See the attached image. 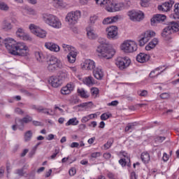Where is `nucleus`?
Instances as JSON below:
<instances>
[{"instance_id":"obj_42","label":"nucleus","mask_w":179,"mask_h":179,"mask_svg":"<svg viewBox=\"0 0 179 179\" xmlns=\"http://www.w3.org/2000/svg\"><path fill=\"white\" fill-rule=\"evenodd\" d=\"M0 9L1 10H9V6L5 3H0Z\"/></svg>"},{"instance_id":"obj_56","label":"nucleus","mask_w":179,"mask_h":179,"mask_svg":"<svg viewBox=\"0 0 179 179\" xmlns=\"http://www.w3.org/2000/svg\"><path fill=\"white\" fill-rule=\"evenodd\" d=\"M88 121H90V120L87 115L83 117V118L81 119V122H83V124H85V123L87 122Z\"/></svg>"},{"instance_id":"obj_39","label":"nucleus","mask_w":179,"mask_h":179,"mask_svg":"<svg viewBox=\"0 0 179 179\" xmlns=\"http://www.w3.org/2000/svg\"><path fill=\"white\" fill-rule=\"evenodd\" d=\"M26 32H24V29L22 28H19L16 31V34L20 38H21L22 36H24Z\"/></svg>"},{"instance_id":"obj_35","label":"nucleus","mask_w":179,"mask_h":179,"mask_svg":"<svg viewBox=\"0 0 179 179\" xmlns=\"http://www.w3.org/2000/svg\"><path fill=\"white\" fill-rule=\"evenodd\" d=\"M113 143H114V138H109L108 141L106 144H104L103 147L106 149V150L110 149L111 146H113Z\"/></svg>"},{"instance_id":"obj_62","label":"nucleus","mask_w":179,"mask_h":179,"mask_svg":"<svg viewBox=\"0 0 179 179\" xmlns=\"http://www.w3.org/2000/svg\"><path fill=\"white\" fill-rule=\"evenodd\" d=\"M104 159H108L111 158V154L110 152H106L103 154Z\"/></svg>"},{"instance_id":"obj_17","label":"nucleus","mask_w":179,"mask_h":179,"mask_svg":"<svg viewBox=\"0 0 179 179\" xmlns=\"http://www.w3.org/2000/svg\"><path fill=\"white\" fill-rule=\"evenodd\" d=\"M75 89V85L73 83H68L65 87H63L61 90L62 94H71Z\"/></svg>"},{"instance_id":"obj_4","label":"nucleus","mask_w":179,"mask_h":179,"mask_svg":"<svg viewBox=\"0 0 179 179\" xmlns=\"http://www.w3.org/2000/svg\"><path fill=\"white\" fill-rule=\"evenodd\" d=\"M43 20L45 23H46V24H48L54 29H61L62 26V23L61 22L57 16L52 14H43Z\"/></svg>"},{"instance_id":"obj_30","label":"nucleus","mask_w":179,"mask_h":179,"mask_svg":"<svg viewBox=\"0 0 179 179\" xmlns=\"http://www.w3.org/2000/svg\"><path fill=\"white\" fill-rule=\"evenodd\" d=\"M141 157L142 162H143L144 163H149V162L150 161V155L146 152H143Z\"/></svg>"},{"instance_id":"obj_45","label":"nucleus","mask_w":179,"mask_h":179,"mask_svg":"<svg viewBox=\"0 0 179 179\" xmlns=\"http://www.w3.org/2000/svg\"><path fill=\"white\" fill-rule=\"evenodd\" d=\"M111 117V115L110 114H107V113H103L101 115V120L102 121H106V120H108V118Z\"/></svg>"},{"instance_id":"obj_20","label":"nucleus","mask_w":179,"mask_h":179,"mask_svg":"<svg viewBox=\"0 0 179 179\" xmlns=\"http://www.w3.org/2000/svg\"><path fill=\"white\" fill-rule=\"evenodd\" d=\"M49 82L51 83L52 87H59V86L62 85V81L58 76H51L49 79Z\"/></svg>"},{"instance_id":"obj_13","label":"nucleus","mask_w":179,"mask_h":179,"mask_svg":"<svg viewBox=\"0 0 179 179\" xmlns=\"http://www.w3.org/2000/svg\"><path fill=\"white\" fill-rule=\"evenodd\" d=\"M107 37L112 40L118 38V28L115 26H110L106 28Z\"/></svg>"},{"instance_id":"obj_19","label":"nucleus","mask_w":179,"mask_h":179,"mask_svg":"<svg viewBox=\"0 0 179 179\" xmlns=\"http://www.w3.org/2000/svg\"><path fill=\"white\" fill-rule=\"evenodd\" d=\"M33 121V117L29 115H27L25 117L19 120L20 125H18V129L20 131H23L24 129V124H28V122H31Z\"/></svg>"},{"instance_id":"obj_40","label":"nucleus","mask_w":179,"mask_h":179,"mask_svg":"<svg viewBox=\"0 0 179 179\" xmlns=\"http://www.w3.org/2000/svg\"><path fill=\"white\" fill-rule=\"evenodd\" d=\"M59 68V67H57L55 66H52L51 64H48L47 69L48 71H49V72H55V71H57V69Z\"/></svg>"},{"instance_id":"obj_32","label":"nucleus","mask_w":179,"mask_h":179,"mask_svg":"<svg viewBox=\"0 0 179 179\" xmlns=\"http://www.w3.org/2000/svg\"><path fill=\"white\" fill-rule=\"evenodd\" d=\"M24 138L25 142H29V141H31V138H33V131H31V130L26 131Z\"/></svg>"},{"instance_id":"obj_37","label":"nucleus","mask_w":179,"mask_h":179,"mask_svg":"<svg viewBox=\"0 0 179 179\" xmlns=\"http://www.w3.org/2000/svg\"><path fill=\"white\" fill-rule=\"evenodd\" d=\"M78 93L81 97H83V99H87V97H89V95H87V92L83 89L78 90Z\"/></svg>"},{"instance_id":"obj_60","label":"nucleus","mask_w":179,"mask_h":179,"mask_svg":"<svg viewBox=\"0 0 179 179\" xmlns=\"http://www.w3.org/2000/svg\"><path fill=\"white\" fill-rule=\"evenodd\" d=\"M78 129L80 131H85V129H86V124H81L78 126Z\"/></svg>"},{"instance_id":"obj_47","label":"nucleus","mask_w":179,"mask_h":179,"mask_svg":"<svg viewBox=\"0 0 179 179\" xmlns=\"http://www.w3.org/2000/svg\"><path fill=\"white\" fill-rule=\"evenodd\" d=\"M31 108L32 110H36L38 113H41V106H37L36 105H31Z\"/></svg>"},{"instance_id":"obj_64","label":"nucleus","mask_w":179,"mask_h":179,"mask_svg":"<svg viewBox=\"0 0 179 179\" xmlns=\"http://www.w3.org/2000/svg\"><path fill=\"white\" fill-rule=\"evenodd\" d=\"M71 148H79V143L73 142L71 144Z\"/></svg>"},{"instance_id":"obj_36","label":"nucleus","mask_w":179,"mask_h":179,"mask_svg":"<svg viewBox=\"0 0 179 179\" xmlns=\"http://www.w3.org/2000/svg\"><path fill=\"white\" fill-rule=\"evenodd\" d=\"M135 127H136V123H129L127 126L125 127V132H128V131L135 129Z\"/></svg>"},{"instance_id":"obj_41","label":"nucleus","mask_w":179,"mask_h":179,"mask_svg":"<svg viewBox=\"0 0 179 179\" xmlns=\"http://www.w3.org/2000/svg\"><path fill=\"white\" fill-rule=\"evenodd\" d=\"M20 38L25 41H31V38L30 35H29L26 33Z\"/></svg>"},{"instance_id":"obj_5","label":"nucleus","mask_w":179,"mask_h":179,"mask_svg":"<svg viewBox=\"0 0 179 179\" xmlns=\"http://www.w3.org/2000/svg\"><path fill=\"white\" fill-rule=\"evenodd\" d=\"M62 48L64 52L66 54L69 52L66 56L68 62H70V64H74V62H76V57H78V50L74 47L65 43L62 44Z\"/></svg>"},{"instance_id":"obj_1","label":"nucleus","mask_w":179,"mask_h":179,"mask_svg":"<svg viewBox=\"0 0 179 179\" xmlns=\"http://www.w3.org/2000/svg\"><path fill=\"white\" fill-rule=\"evenodd\" d=\"M4 45L12 55L27 57L29 55V47L23 42H16L12 38H6L4 40Z\"/></svg>"},{"instance_id":"obj_54","label":"nucleus","mask_w":179,"mask_h":179,"mask_svg":"<svg viewBox=\"0 0 179 179\" xmlns=\"http://www.w3.org/2000/svg\"><path fill=\"white\" fill-rule=\"evenodd\" d=\"M29 15H36V10L31 8H27Z\"/></svg>"},{"instance_id":"obj_53","label":"nucleus","mask_w":179,"mask_h":179,"mask_svg":"<svg viewBox=\"0 0 179 179\" xmlns=\"http://www.w3.org/2000/svg\"><path fill=\"white\" fill-rule=\"evenodd\" d=\"M3 174H5V167L1 166L0 168V178H2V177H3Z\"/></svg>"},{"instance_id":"obj_55","label":"nucleus","mask_w":179,"mask_h":179,"mask_svg":"<svg viewBox=\"0 0 179 179\" xmlns=\"http://www.w3.org/2000/svg\"><path fill=\"white\" fill-rule=\"evenodd\" d=\"M118 103H119L118 101H113L110 103H108V106H113L115 107L116 106H118Z\"/></svg>"},{"instance_id":"obj_2","label":"nucleus","mask_w":179,"mask_h":179,"mask_svg":"<svg viewBox=\"0 0 179 179\" xmlns=\"http://www.w3.org/2000/svg\"><path fill=\"white\" fill-rule=\"evenodd\" d=\"M99 43H100V45L96 48L98 57L104 59H111L115 55V50L108 48V43L106 38H99Z\"/></svg>"},{"instance_id":"obj_21","label":"nucleus","mask_w":179,"mask_h":179,"mask_svg":"<svg viewBox=\"0 0 179 179\" xmlns=\"http://www.w3.org/2000/svg\"><path fill=\"white\" fill-rule=\"evenodd\" d=\"M150 59V55L146 53H139L136 56V61L140 62V64H145V62H148Z\"/></svg>"},{"instance_id":"obj_23","label":"nucleus","mask_w":179,"mask_h":179,"mask_svg":"<svg viewBox=\"0 0 179 179\" xmlns=\"http://www.w3.org/2000/svg\"><path fill=\"white\" fill-rule=\"evenodd\" d=\"M48 65H52L57 68H62V62L55 57H51L48 61Z\"/></svg>"},{"instance_id":"obj_43","label":"nucleus","mask_w":179,"mask_h":179,"mask_svg":"<svg viewBox=\"0 0 179 179\" xmlns=\"http://www.w3.org/2000/svg\"><path fill=\"white\" fill-rule=\"evenodd\" d=\"M97 19H99L97 15H93V16L90 17V22L91 24H94L96 23V22H97Z\"/></svg>"},{"instance_id":"obj_31","label":"nucleus","mask_w":179,"mask_h":179,"mask_svg":"<svg viewBox=\"0 0 179 179\" xmlns=\"http://www.w3.org/2000/svg\"><path fill=\"white\" fill-rule=\"evenodd\" d=\"M59 79H61L62 82L65 80V79H68L69 74L66 71H59L58 76Z\"/></svg>"},{"instance_id":"obj_27","label":"nucleus","mask_w":179,"mask_h":179,"mask_svg":"<svg viewBox=\"0 0 179 179\" xmlns=\"http://www.w3.org/2000/svg\"><path fill=\"white\" fill-rule=\"evenodd\" d=\"M87 36L90 40L97 38V34L94 32V29L91 27L87 28Z\"/></svg>"},{"instance_id":"obj_3","label":"nucleus","mask_w":179,"mask_h":179,"mask_svg":"<svg viewBox=\"0 0 179 179\" xmlns=\"http://www.w3.org/2000/svg\"><path fill=\"white\" fill-rule=\"evenodd\" d=\"M97 5L105 6L108 12H120L124 9V3H118L115 0H95Z\"/></svg>"},{"instance_id":"obj_29","label":"nucleus","mask_w":179,"mask_h":179,"mask_svg":"<svg viewBox=\"0 0 179 179\" xmlns=\"http://www.w3.org/2000/svg\"><path fill=\"white\" fill-rule=\"evenodd\" d=\"M85 85H87V86H93L96 83V81L94 80V78H93L92 76H90L88 77H86L83 80Z\"/></svg>"},{"instance_id":"obj_14","label":"nucleus","mask_w":179,"mask_h":179,"mask_svg":"<svg viewBox=\"0 0 179 179\" xmlns=\"http://www.w3.org/2000/svg\"><path fill=\"white\" fill-rule=\"evenodd\" d=\"M1 30L7 33L12 31V30H13V24H12V22H9V20L4 19L1 24Z\"/></svg>"},{"instance_id":"obj_58","label":"nucleus","mask_w":179,"mask_h":179,"mask_svg":"<svg viewBox=\"0 0 179 179\" xmlns=\"http://www.w3.org/2000/svg\"><path fill=\"white\" fill-rule=\"evenodd\" d=\"M15 113H17V114H20V115H22V114L24 113V112H23V110L20 108H15Z\"/></svg>"},{"instance_id":"obj_34","label":"nucleus","mask_w":179,"mask_h":179,"mask_svg":"<svg viewBox=\"0 0 179 179\" xmlns=\"http://www.w3.org/2000/svg\"><path fill=\"white\" fill-rule=\"evenodd\" d=\"M35 56L38 62H44L45 57L43 53L40 52H35Z\"/></svg>"},{"instance_id":"obj_9","label":"nucleus","mask_w":179,"mask_h":179,"mask_svg":"<svg viewBox=\"0 0 179 179\" xmlns=\"http://www.w3.org/2000/svg\"><path fill=\"white\" fill-rule=\"evenodd\" d=\"M155 36H156V33L153 31H145L140 36V39L138 41L140 47H143V45H145V44H146L152 37H155Z\"/></svg>"},{"instance_id":"obj_15","label":"nucleus","mask_w":179,"mask_h":179,"mask_svg":"<svg viewBox=\"0 0 179 179\" xmlns=\"http://www.w3.org/2000/svg\"><path fill=\"white\" fill-rule=\"evenodd\" d=\"M166 18V15L163 14H156L151 18V25L156 26L158 23H163Z\"/></svg>"},{"instance_id":"obj_18","label":"nucleus","mask_w":179,"mask_h":179,"mask_svg":"<svg viewBox=\"0 0 179 179\" xmlns=\"http://www.w3.org/2000/svg\"><path fill=\"white\" fill-rule=\"evenodd\" d=\"M173 5H174L173 1L165 2L162 5L158 6V10H162V12H169L170 8H173Z\"/></svg>"},{"instance_id":"obj_28","label":"nucleus","mask_w":179,"mask_h":179,"mask_svg":"<svg viewBox=\"0 0 179 179\" xmlns=\"http://www.w3.org/2000/svg\"><path fill=\"white\" fill-rule=\"evenodd\" d=\"M159 43V40L155 38L152 41H150L148 45L145 46L146 51H150V50H153L157 43Z\"/></svg>"},{"instance_id":"obj_52","label":"nucleus","mask_w":179,"mask_h":179,"mask_svg":"<svg viewBox=\"0 0 179 179\" xmlns=\"http://www.w3.org/2000/svg\"><path fill=\"white\" fill-rule=\"evenodd\" d=\"M119 163L122 166V167H125V166H127V161H125V159H120Z\"/></svg>"},{"instance_id":"obj_61","label":"nucleus","mask_w":179,"mask_h":179,"mask_svg":"<svg viewBox=\"0 0 179 179\" xmlns=\"http://www.w3.org/2000/svg\"><path fill=\"white\" fill-rule=\"evenodd\" d=\"M159 96H160L161 99H169V94H167L166 92L165 93H162V94H160Z\"/></svg>"},{"instance_id":"obj_16","label":"nucleus","mask_w":179,"mask_h":179,"mask_svg":"<svg viewBox=\"0 0 179 179\" xmlns=\"http://www.w3.org/2000/svg\"><path fill=\"white\" fill-rule=\"evenodd\" d=\"M83 68L86 71H94L96 67V62L92 59H86Z\"/></svg>"},{"instance_id":"obj_8","label":"nucleus","mask_w":179,"mask_h":179,"mask_svg":"<svg viewBox=\"0 0 179 179\" xmlns=\"http://www.w3.org/2000/svg\"><path fill=\"white\" fill-rule=\"evenodd\" d=\"M81 13L79 10L71 11L66 16V22L69 26H75L79 19H80Z\"/></svg>"},{"instance_id":"obj_10","label":"nucleus","mask_w":179,"mask_h":179,"mask_svg":"<svg viewBox=\"0 0 179 179\" xmlns=\"http://www.w3.org/2000/svg\"><path fill=\"white\" fill-rule=\"evenodd\" d=\"M131 64V59L128 57H118L115 61V65L120 69V71H124Z\"/></svg>"},{"instance_id":"obj_48","label":"nucleus","mask_w":179,"mask_h":179,"mask_svg":"<svg viewBox=\"0 0 179 179\" xmlns=\"http://www.w3.org/2000/svg\"><path fill=\"white\" fill-rule=\"evenodd\" d=\"M24 170V166L21 169H17L15 171V174H17L20 176H24V173H23Z\"/></svg>"},{"instance_id":"obj_46","label":"nucleus","mask_w":179,"mask_h":179,"mask_svg":"<svg viewBox=\"0 0 179 179\" xmlns=\"http://www.w3.org/2000/svg\"><path fill=\"white\" fill-rule=\"evenodd\" d=\"M101 156V152H92L91 154L92 159H97V157H100Z\"/></svg>"},{"instance_id":"obj_22","label":"nucleus","mask_w":179,"mask_h":179,"mask_svg":"<svg viewBox=\"0 0 179 179\" xmlns=\"http://www.w3.org/2000/svg\"><path fill=\"white\" fill-rule=\"evenodd\" d=\"M45 47L50 51H53V52H59L60 48L59 45L52 43V42H46L45 43Z\"/></svg>"},{"instance_id":"obj_59","label":"nucleus","mask_w":179,"mask_h":179,"mask_svg":"<svg viewBox=\"0 0 179 179\" xmlns=\"http://www.w3.org/2000/svg\"><path fill=\"white\" fill-rule=\"evenodd\" d=\"M20 92H21V93H24V94H25V96H31V94L24 89H22L20 90Z\"/></svg>"},{"instance_id":"obj_50","label":"nucleus","mask_w":179,"mask_h":179,"mask_svg":"<svg viewBox=\"0 0 179 179\" xmlns=\"http://www.w3.org/2000/svg\"><path fill=\"white\" fill-rule=\"evenodd\" d=\"M69 176H75V174H76V169H75V168H71V169L69 171Z\"/></svg>"},{"instance_id":"obj_7","label":"nucleus","mask_w":179,"mask_h":179,"mask_svg":"<svg viewBox=\"0 0 179 179\" xmlns=\"http://www.w3.org/2000/svg\"><path fill=\"white\" fill-rule=\"evenodd\" d=\"M120 48L123 52L129 54L131 52H135L138 50V45L134 41L127 40L122 43Z\"/></svg>"},{"instance_id":"obj_24","label":"nucleus","mask_w":179,"mask_h":179,"mask_svg":"<svg viewBox=\"0 0 179 179\" xmlns=\"http://www.w3.org/2000/svg\"><path fill=\"white\" fill-rule=\"evenodd\" d=\"M93 75L95 79L98 80H101L103 79V76H104V73H103V69L100 67H95L93 70Z\"/></svg>"},{"instance_id":"obj_12","label":"nucleus","mask_w":179,"mask_h":179,"mask_svg":"<svg viewBox=\"0 0 179 179\" xmlns=\"http://www.w3.org/2000/svg\"><path fill=\"white\" fill-rule=\"evenodd\" d=\"M29 30L33 33V34L37 37H40V38H44L47 36V32L41 29L34 24H31L29 25Z\"/></svg>"},{"instance_id":"obj_38","label":"nucleus","mask_w":179,"mask_h":179,"mask_svg":"<svg viewBox=\"0 0 179 179\" xmlns=\"http://www.w3.org/2000/svg\"><path fill=\"white\" fill-rule=\"evenodd\" d=\"M41 113L43 114H48V115H54V113L51 110L52 113H50V109L41 106Z\"/></svg>"},{"instance_id":"obj_51","label":"nucleus","mask_w":179,"mask_h":179,"mask_svg":"<svg viewBox=\"0 0 179 179\" xmlns=\"http://www.w3.org/2000/svg\"><path fill=\"white\" fill-rule=\"evenodd\" d=\"M174 8L176 15H179V3H176Z\"/></svg>"},{"instance_id":"obj_25","label":"nucleus","mask_w":179,"mask_h":179,"mask_svg":"<svg viewBox=\"0 0 179 179\" xmlns=\"http://www.w3.org/2000/svg\"><path fill=\"white\" fill-rule=\"evenodd\" d=\"M120 17L118 15L108 17L103 20L102 23L103 24H111L113 23H117Z\"/></svg>"},{"instance_id":"obj_44","label":"nucleus","mask_w":179,"mask_h":179,"mask_svg":"<svg viewBox=\"0 0 179 179\" xmlns=\"http://www.w3.org/2000/svg\"><path fill=\"white\" fill-rule=\"evenodd\" d=\"M91 94L92 96H95V97H97V94H99V90L96 87H92L91 89Z\"/></svg>"},{"instance_id":"obj_63","label":"nucleus","mask_w":179,"mask_h":179,"mask_svg":"<svg viewBox=\"0 0 179 179\" xmlns=\"http://www.w3.org/2000/svg\"><path fill=\"white\" fill-rule=\"evenodd\" d=\"M131 179H138V175L135 172H131L130 175Z\"/></svg>"},{"instance_id":"obj_33","label":"nucleus","mask_w":179,"mask_h":179,"mask_svg":"<svg viewBox=\"0 0 179 179\" xmlns=\"http://www.w3.org/2000/svg\"><path fill=\"white\" fill-rule=\"evenodd\" d=\"M79 124V120L76 117L70 119L66 123V127L69 125H78Z\"/></svg>"},{"instance_id":"obj_26","label":"nucleus","mask_w":179,"mask_h":179,"mask_svg":"<svg viewBox=\"0 0 179 179\" xmlns=\"http://www.w3.org/2000/svg\"><path fill=\"white\" fill-rule=\"evenodd\" d=\"M163 68H164V66H160L156 68L154 71H151L150 73V78H156L159 76L162 72H164V71H166V69H163Z\"/></svg>"},{"instance_id":"obj_11","label":"nucleus","mask_w":179,"mask_h":179,"mask_svg":"<svg viewBox=\"0 0 179 179\" xmlns=\"http://www.w3.org/2000/svg\"><path fill=\"white\" fill-rule=\"evenodd\" d=\"M128 16L132 22H141V20H143L145 14L142 11H135L133 10L128 12Z\"/></svg>"},{"instance_id":"obj_57","label":"nucleus","mask_w":179,"mask_h":179,"mask_svg":"<svg viewBox=\"0 0 179 179\" xmlns=\"http://www.w3.org/2000/svg\"><path fill=\"white\" fill-rule=\"evenodd\" d=\"M59 153V150H55V152L50 156V159H55L57 157V155Z\"/></svg>"},{"instance_id":"obj_49","label":"nucleus","mask_w":179,"mask_h":179,"mask_svg":"<svg viewBox=\"0 0 179 179\" xmlns=\"http://www.w3.org/2000/svg\"><path fill=\"white\" fill-rule=\"evenodd\" d=\"M138 94L139 96H141V97H146V96H148V91L146 90L140 91L138 92Z\"/></svg>"},{"instance_id":"obj_6","label":"nucleus","mask_w":179,"mask_h":179,"mask_svg":"<svg viewBox=\"0 0 179 179\" xmlns=\"http://www.w3.org/2000/svg\"><path fill=\"white\" fill-rule=\"evenodd\" d=\"M179 29L177 27V24H174V22H171V24L168 27H165L162 33V37L164 38L166 41L171 40V34L173 33H176L178 31Z\"/></svg>"}]
</instances>
